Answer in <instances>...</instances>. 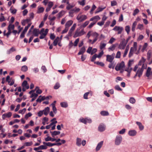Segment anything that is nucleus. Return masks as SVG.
I'll return each mask as SVG.
<instances>
[{
    "mask_svg": "<svg viewBox=\"0 0 152 152\" xmlns=\"http://www.w3.org/2000/svg\"><path fill=\"white\" fill-rule=\"evenodd\" d=\"M141 47V46H140L139 48V49L137 51V44L136 42H134L133 44V46L130 48V50L129 54V57H132L134 53L135 52V53L138 54L140 53V50Z\"/></svg>",
    "mask_w": 152,
    "mask_h": 152,
    "instance_id": "1",
    "label": "nucleus"
},
{
    "mask_svg": "<svg viewBox=\"0 0 152 152\" xmlns=\"http://www.w3.org/2000/svg\"><path fill=\"white\" fill-rule=\"evenodd\" d=\"M80 28H77L76 29L73 36V37L74 38H76L78 37L81 36L85 34L86 32L84 31V29H83L80 31Z\"/></svg>",
    "mask_w": 152,
    "mask_h": 152,
    "instance_id": "2",
    "label": "nucleus"
},
{
    "mask_svg": "<svg viewBox=\"0 0 152 152\" xmlns=\"http://www.w3.org/2000/svg\"><path fill=\"white\" fill-rule=\"evenodd\" d=\"M125 67L124 62L122 61L121 63H118L116 66L115 69L117 71L122 70V72L124 71V69Z\"/></svg>",
    "mask_w": 152,
    "mask_h": 152,
    "instance_id": "3",
    "label": "nucleus"
},
{
    "mask_svg": "<svg viewBox=\"0 0 152 152\" xmlns=\"http://www.w3.org/2000/svg\"><path fill=\"white\" fill-rule=\"evenodd\" d=\"M87 18V17L86 15H82L81 13H79L76 17V19L80 22H82Z\"/></svg>",
    "mask_w": 152,
    "mask_h": 152,
    "instance_id": "4",
    "label": "nucleus"
},
{
    "mask_svg": "<svg viewBox=\"0 0 152 152\" xmlns=\"http://www.w3.org/2000/svg\"><path fill=\"white\" fill-rule=\"evenodd\" d=\"M56 120V119L54 118L51 120V122L50 124L48 125V129L51 128L52 130L55 129L56 127L55 124L57 122Z\"/></svg>",
    "mask_w": 152,
    "mask_h": 152,
    "instance_id": "5",
    "label": "nucleus"
},
{
    "mask_svg": "<svg viewBox=\"0 0 152 152\" xmlns=\"http://www.w3.org/2000/svg\"><path fill=\"white\" fill-rule=\"evenodd\" d=\"M48 33V28H46L45 30L43 28H42L39 34L41 35L39 37L40 39H43L44 38Z\"/></svg>",
    "mask_w": 152,
    "mask_h": 152,
    "instance_id": "6",
    "label": "nucleus"
},
{
    "mask_svg": "<svg viewBox=\"0 0 152 152\" xmlns=\"http://www.w3.org/2000/svg\"><path fill=\"white\" fill-rule=\"evenodd\" d=\"M122 140V138L121 135H119L116 136L115 141V144L116 145H119Z\"/></svg>",
    "mask_w": 152,
    "mask_h": 152,
    "instance_id": "7",
    "label": "nucleus"
},
{
    "mask_svg": "<svg viewBox=\"0 0 152 152\" xmlns=\"http://www.w3.org/2000/svg\"><path fill=\"white\" fill-rule=\"evenodd\" d=\"M146 76L148 77V79H151L152 77V71L151 68L150 67H148L145 73Z\"/></svg>",
    "mask_w": 152,
    "mask_h": 152,
    "instance_id": "8",
    "label": "nucleus"
},
{
    "mask_svg": "<svg viewBox=\"0 0 152 152\" xmlns=\"http://www.w3.org/2000/svg\"><path fill=\"white\" fill-rule=\"evenodd\" d=\"M146 67L144 65V64H143L141 68H139L138 69V70L136 72V73H137V74L138 75V77H140L142 76L144 69H145Z\"/></svg>",
    "mask_w": 152,
    "mask_h": 152,
    "instance_id": "9",
    "label": "nucleus"
},
{
    "mask_svg": "<svg viewBox=\"0 0 152 152\" xmlns=\"http://www.w3.org/2000/svg\"><path fill=\"white\" fill-rule=\"evenodd\" d=\"M99 35V34L96 32L92 31L91 36L95 38L92 41V44H94L98 40L99 38L98 36Z\"/></svg>",
    "mask_w": 152,
    "mask_h": 152,
    "instance_id": "10",
    "label": "nucleus"
},
{
    "mask_svg": "<svg viewBox=\"0 0 152 152\" xmlns=\"http://www.w3.org/2000/svg\"><path fill=\"white\" fill-rule=\"evenodd\" d=\"M115 56L114 53H113L111 55H107L106 56V61L111 63L114 58Z\"/></svg>",
    "mask_w": 152,
    "mask_h": 152,
    "instance_id": "11",
    "label": "nucleus"
},
{
    "mask_svg": "<svg viewBox=\"0 0 152 152\" xmlns=\"http://www.w3.org/2000/svg\"><path fill=\"white\" fill-rule=\"evenodd\" d=\"M113 30L115 31H117L118 34H120L121 33L123 30V28L121 27L116 26L113 28Z\"/></svg>",
    "mask_w": 152,
    "mask_h": 152,
    "instance_id": "12",
    "label": "nucleus"
},
{
    "mask_svg": "<svg viewBox=\"0 0 152 152\" xmlns=\"http://www.w3.org/2000/svg\"><path fill=\"white\" fill-rule=\"evenodd\" d=\"M126 44L127 42H125V39H124L122 42L120 43L118 48L120 49L124 50L125 49Z\"/></svg>",
    "mask_w": 152,
    "mask_h": 152,
    "instance_id": "13",
    "label": "nucleus"
},
{
    "mask_svg": "<svg viewBox=\"0 0 152 152\" xmlns=\"http://www.w3.org/2000/svg\"><path fill=\"white\" fill-rule=\"evenodd\" d=\"M76 25V23H75L73 24V26L71 28L68 32V35L69 36H71L72 32L75 29Z\"/></svg>",
    "mask_w": 152,
    "mask_h": 152,
    "instance_id": "14",
    "label": "nucleus"
},
{
    "mask_svg": "<svg viewBox=\"0 0 152 152\" xmlns=\"http://www.w3.org/2000/svg\"><path fill=\"white\" fill-rule=\"evenodd\" d=\"M100 19V18L98 15L95 16L92 18H91L90 20V21H93L95 23L99 20Z\"/></svg>",
    "mask_w": 152,
    "mask_h": 152,
    "instance_id": "15",
    "label": "nucleus"
},
{
    "mask_svg": "<svg viewBox=\"0 0 152 152\" xmlns=\"http://www.w3.org/2000/svg\"><path fill=\"white\" fill-rule=\"evenodd\" d=\"M106 126L105 125L103 124H101L98 128V130L102 132L104 131L105 129Z\"/></svg>",
    "mask_w": 152,
    "mask_h": 152,
    "instance_id": "16",
    "label": "nucleus"
},
{
    "mask_svg": "<svg viewBox=\"0 0 152 152\" xmlns=\"http://www.w3.org/2000/svg\"><path fill=\"white\" fill-rule=\"evenodd\" d=\"M103 142L102 141L98 144L96 148V151H98L100 150L103 144Z\"/></svg>",
    "mask_w": 152,
    "mask_h": 152,
    "instance_id": "17",
    "label": "nucleus"
},
{
    "mask_svg": "<svg viewBox=\"0 0 152 152\" xmlns=\"http://www.w3.org/2000/svg\"><path fill=\"white\" fill-rule=\"evenodd\" d=\"M12 115V113L10 112L7 113H5L2 115V118L3 119H4L6 118H10Z\"/></svg>",
    "mask_w": 152,
    "mask_h": 152,
    "instance_id": "18",
    "label": "nucleus"
},
{
    "mask_svg": "<svg viewBox=\"0 0 152 152\" xmlns=\"http://www.w3.org/2000/svg\"><path fill=\"white\" fill-rule=\"evenodd\" d=\"M129 135L131 136H134L137 134V132L134 130H130L128 132Z\"/></svg>",
    "mask_w": 152,
    "mask_h": 152,
    "instance_id": "19",
    "label": "nucleus"
},
{
    "mask_svg": "<svg viewBox=\"0 0 152 152\" xmlns=\"http://www.w3.org/2000/svg\"><path fill=\"white\" fill-rule=\"evenodd\" d=\"M136 124L138 126L139 129L140 131H142L143 130L144 126L140 122L137 121Z\"/></svg>",
    "mask_w": 152,
    "mask_h": 152,
    "instance_id": "20",
    "label": "nucleus"
},
{
    "mask_svg": "<svg viewBox=\"0 0 152 152\" xmlns=\"http://www.w3.org/2000/svg\"><path fill=\"white\" fill-rule=\"evenodd\" d=\"M106 45V43L104 42V41H102L100 43L99 46L100 49L101 50L104 49Z\"/></svg>",
    "mask_w": 152,
    "mask_h": 152,
    "instance_id": "21",
    "label": "nucleus"
},
{
    "mask_svg": "<svg viewBox=\"0 0 152 152\" xmlns=\"http://www.w3.org/2000/svg\"><path fill=\"white\" fill-rule=\"evenodd\" d=\"M73 21L72 20H69L67 21L65 24V27L69 28V27L72 24Z\"/></svg>",
    "mask_w": 152,
    "mask_h": 152,
    "instance_id": "22",
    "label": "nucleus"
},
{
    "mask_svg": "<svg viewBox=\"0 0 152 152\" xmlns=\"http://www.w3.org/2000/svg\"><path fill=\"white\" fill-rule=\"evenodd\" d=\"M89 23V21H86L84 23L80 26V28H85Z\"/></svg>",
    "mask_w": 152,
    "mask_h": 152,
    "instance_id": "23",
    "label": "nucleus"
},
{
    "mask_svg": "<svg viewBox=\"0 0 152 152\" xmlns=\"http://www.w3.org/2000/svg\"><path fill=\"white\" fill-rule=\"evenodd\" d=\"M40 31L39 29H35L33 31V34L35 36H38V34H39Z\"/></svg>",
    "mask_w": 152,
    "mask_h": 152,
    "instance_id": "24",
    "label": "nucleus"
},
{
    "mask_svg": "<svg viewBox=\"0 0 152 152\" xmlns=\"http://www.w3.org/2000/svg\"><path fill=\"white\" fill-rule=\"evenodd\" d=\"M22 86L23 87H25L27 89H28L29 88V86L27 85V81L26 80H24L22 84Z\"/></svg>",
    "mask_w": 152,
    "mask_h": 152,
    "instance_id": "25",
    "label": "nucleus"
},
{
    "mask_svg": "<svg viewBox=\"0 0 152 152\" xmlns=\"http://www.w3.org/2000/svg\"><path fill=\"white\" fill-rule=\"evenodd\" d=\"M143 64H144L143 63H142L141 61H140L139 63L137 65H136L135 67H134V69H133V71L134 72H136L137 70V69L138 68V66L139 65H141L142 64V65Z\"/></svg>",
    "mask_w": 152,
    "mask_h": 152,
    "instance_id": "26",
    "label": "nucleus"
},
{
    "mask_svg": "<svg viewBox=\"0 0 152 152\" xmlns=\"http://www.w3.org/2000/svg\"><path fill=\"white\" fill-rule=\"evenodd\" d=\"M50 133L52 136L54 137L55 136L60 134V132L59 131H54L53 132H50Z\"/></svg>",
    "mask_w": 152,
    "mask_h": 152,
    "instance_id": "27",
    "label": "nucleus"
},
{
    "mask_svg": "<svg viewBox=\"0 0 152 152\" xmlns=\"http://www.w3.org/2000/svg\"><path fill=\"white\" fill-rule=\"evenodd\" d=\"M86 49L84 47H83L80 50V51L78 53V55H80L81 54H83V53L85 52Z\"/></svg>",
    "mask_w": 152,
    "mask_h": 152,
    "instance_id": "28",
    "label": "nucleus"
},
{
    "mask_svg": "<svg viewBox=\"0 0 152 152\" xmlns=\"http://www.w3.org/2000/svg\"><path fill=\"white\" fill-rule=\"evenodd\" d=\"M15 28L14 25L12 24L11 23H10L8 27L7 28L8 30H9L11 31L12 30H14Z\"/></svg>",
    "mask_w": 152,
    "mask_h": 152,
    "instance_id": "29",
    "label": "nucleus"
},
{
    "mask_svg": "<svg viewBox=\"0 0 152 152\" xmlns=\"http://www.w3.org/2000/svg\"><path fill=\"white\" fill-rule=\"evenodd\" d=\"M30 19H27L26 20H23L21 21V23L23 26H24L25 25L26 23L29 22L30 21Z\"/></svg>",
    "mask_w": 152,
    "mask_h": 152,
    "instance_id": "30",
    "label": "nucleus"
},
{
    "mask_svg": "<svg viewBox=\"0 0 152 152\" xmlns=\"http://www.w3.org/2000/svg\"><path fill=\"white\" fill-rule=\"evenodd\" d=\"M16 50V49L15 48L12 47L10 49L8 50L7 51V54H10L12 52H13Z\"/></svg>",
    "mask_w": 152,
    "mask_h": 152,
    "instance_id": "31",
    "label": "nucleus"
},
{
    "mask_svg": "<svg viewBox=\"0 0 152 152\" xmlns=\"http://www.w3.org/2000/svg\"><path fill=\"white\" fill-rule=\"evenodd\" d=\"M105 8H106V7H104L103 8H101L100 7H98L97 9L96 10V11H95V13L96 14V13H97L100 12L102 11L104 9H105Z\"/></svg>",
    "mask_w": 152,
    "mask_h": 152,
    "instance_id": "32",
    "label": "nucleus"
},
{
    "mask_svg": "<svg viewBox=\"0 0 152 152\" xmlns=\"http://www.w3.org/2000/svg\"><path fill=\"white\" fill-rule=\"evenodd\" d=\"M81 140L79 138H77L76 140V145L79 146L81 145Z\"/></svg>",
    "mask_w": 152,
    "mask_h": 152,
    "instance_id": "33",
    "label": "nucleus"
},
{
    "mask_svg": "<svg viewBox=\"0 0 152 152\" xmlns=\"http://www.w3.org/2000/svg\"><path fill=\"white\" fill-rule=\"evenodd\" d=\"M152 54L151 51L149 50L147 53V58L148 60H149L151 58Z\"/></svg>",
    "mask_w": 152,
    "mask_h": 152,
    "instance_id": "34",
    "label": "nucleus"
},
{
    "mask_svg": "<svg viewBox=\"0 0 152 152\" xmlns=\"http://www.w3.org/2000/svg\"><path fill=\"white\" fill-rule=\"evenodd\" d=\"M59 38L58 37H57L55 39L53 42V45L54 46H56L59 40Z\"/></svg>",
    "mask_w": 152,
    "mask_h": 152,
    "instance_id": "35",
    "label": "nucleus"
},
{
    "mask_svg": "<svg viewBox=\"0 0 152 152\" xmlns=\"http://www.w3.org/2000/svg\"><path fill=\"white\" fill-rule=\"evenodd\" d=\"M101 114L103 116H107L109 115V113L107 111H102L100 112Z\"/></svg>",
    "mask_w": 152,
    "mask_h": 152,
    "instance_id": "36",
    "label": "nucleus"
},
{
    "mask_svg": "<svg viewBox=\"0 0 152 152\" xmlns=\"http://www.w3.org/2000/svg\"><path fill=\"white\" fill-rule=\"evenodd\" d=\"M61 106L63 107H66L68 106V104L66 102H64L61 103Z\"/></svg>",
    "mask_w": 152,
    "mask_h": 152,
    "instance_id": "37",
    "label": "nucleus"
},
{
    "mask_svg": "<svg viewBox=\"0 0 152 152\" xmlns=\"http://www.w3.org/2000/svg\"><path fill=\"white\" fill-rule=\"evenodd\" d=\"M132 70V68L131 67H130L129 66H127V67H126L125 69V71L127 72H131Z\"/></svg>",
    "mask_w": 152,
    "mask_h": 152,
    "instance_id": "38",
    "label": "nucleus"
},
{
    "mask_svg": "<svg viewBox=\"0 0 152 152\" xmlns=\"http://www.w3.org/2000/svg\"><path fill=\"white\" fill-rule=\"evenodd\" d=\"M21 70L23 72H26L28 70L27 66H23L21 67Z\"/></svg>",
    "mask_w": 152,
    "mask_h": 152,
    "instance_id": "39",
    "label": "nucleus"
},
{
    "mask_svg": "<svg viewBox=\"0 0 152 152\" xmlns=\"http://www.w3.org/2000/svg\"><path fill=\"white\" fill-rule=\"evenodd\" d=\"M94 63L102 66H104V64L102 62H100L99 61H95L94 62Z\"/></svg>",
    "mask_w": 152,
    "mask_h": 152,
    "instance_id": "40",
    "label": "nucleus"
},
{
    "mask_svg": "<svg viewBox=\"0 0 152 152\" xmlns=\"http://www.w3.org/2000/svg\"><path fill=\"white\" fill-rule=\"evenodd\" d=\"M85 2L86 0H82L81 1H78V3L80 5L83 6L85 4Z\"/></svg>",
    "mask_w": 152,
    "mask_h": 152,
    "instance_id": "41",
    "label": "nucleus"
},
{
    "mask_svg": "<svg viewBox=\"0 0 152 152\" xmlns=\"http://www.w3.org/2000/svg\"><path fill=\"white\" fill-rule=\"evenodd\" d=\"M116 45H113L112 46H110L108 50H111V51H113L114 50Z\"/></svg>",
    "mask_w": 152,
    "mask_h": 152,
    "instance_id": "42",
    "label": "nucleus"
},
{
    "mask_svg": "<svg viewBox=\"0 0 152 152\" xmlns=\"http://www.w3.org/2000/svg\"><path fill=\"white\" fill-rule=\"evenodd\" d=\"M96 7L94 4H93L90 11V13L91 14H92L93 11L96 9Z\"/></svg>",
    "mask_w": 152,
    "mask_h": 152,
    "instance_id": "43",
    "label": "nucleus"
},
{
    "mask_svg": "<svg viewBox=\"0 0 152 152\" xmlns=\"http://www.w3.org/2000/svg\"><path fill=\"white\" fill-rule=\"evenodd\" d=\"M74 7V5L73 4H69L66 7V9L67 10H69L70 9L73 8Z\"/></svg>",
    "mask_w": 152,
    "mask_h": 152,
    "instance_id": "44",
    "label": "nucleus"
},
{
    "mask_svg": "<svg viewBox=\"0 0 152 152\" xmlns=\"http://www.w3.org/2000/svg\"><path fill=\"white\" fill-rule=\"evenodd\" d=\"M44 10V9L43 7H39L38 9V11H37V13H39L41 12H43Z\"/></svg>",
    "mask_w": 152,
    "mask_h": 152,
    "instance_id": "45",
    "label": "nucleus"
},
{
    "mask_svg": "<svg viewBox=\"0 0 152 152\" xmlns=\"http://www.w3.org/2000/svg\"><path fill=\"white\" fill-rule=\"evenodd\" d=\"M125 30L127 32L128 34L130 31V28L129 26H126L125 28Z\"/></svg>",
    "mask_w": 152,
    "mask_h": 152,
    "instance_id": "46",
    "label": "nucleus"
},
{
    "mask_svg": "<svg viewBox=\"0 0 152 152\" xmlns=\"http://www.w3.org/2000/svg\"><path fill=\"white\" fill-rule=\"evenodd\" d=\"M148 46V44L147 43H145L143 45L142 48V52H143L145 50L146 48H147Z\"/></svg>",
    "mask_w": 152,
    "mask_h": 152,
    "instance_id": "47",
    "label": "nucleus"
},
{
    "mask_svg": "<svg viewBox=\"0 0 152 152\" xmlns=\"http://www.w3.org/2000/svg\"><path fill=\"white\" fill-rule=\"evenodd\" d=\"M115 40V39L113 37H111L108 42V43L111 44Z\"/></svg>",
    "mask_w": 152,
    "mask_h": 152,
    "instance_id": "48",
    "label": "nucleus"
},
{
    "mask_svg": "<svg viewBox=\"0 0 152 152\" xmlns=\"http://www.w3.org/2000/svg\"><path fill=\"white\" fill-rule=\"evenodd\" d=\"M135 100L133 97H131L129 99V102L130 103L134 104L135 102Z\"/></svg>",
    "mask_w": 152,
    "mask_h": 152,
    "instance_id": "49",
    "label": "nucleus"
},
{
    "mask_svg": "<svg viewBox=\"0 0 152 152\" xmlns=\"http://www.w3.org/2000/svg\"><path fill=\"white\" fill-rule=\"evenodd\" d=\"M10 10L11 13L12 14H15L17 11V10L16 9H12V7L10 8Z\"/></svg>",
    "mask_w": 152,
    "mask_h": 152,
    "instance_id": "50",
    "label": "nucleus"
},
{
    "mask_svg": "<svg viewBox=\"0 0 152 152\" xmlns=\"http://www.w3.org/2000/svg\"><path fill=\"white\" fill-rule=\"evenodd\" d=\"M80 10V9L78 8H77L76 7L72 9V11L74 12L77 13L79 12Z\"/></svg>",
    "mask_w": 152,
    "mask_h": 152,
    "instance_id": "51",
    "label": "nucleus"
},
{
    "mask_svg": "<svg viewBox=\"0 0 152 152\" xmlns=\"http://www.w3.org/2000/svg\"><path fill=\"white\" fill-rule=\"evenodd\" d=\"M33 144L32 142H26L24 144V145L25 146H31Z\"/></svg>",
    "mask_w": 152,
    "mask_h": 152,
    "instance_id": "52",
    "label": "nucleus"
},
{
    "mask_svg": "<svg viewBox=\"0 0 152 152\" xmlns=\"http://www.w3.org/2000/svg\"><path fill=\"white\" fill-rule=\"evenodd\" d=\"M115 90L118 91H121L122 90V89L118 85H116L115 87Z\"/></svg>",
    "mask_w": 152,
    "mask_h": 152,
    "instance_id": "53",
    "label": "nucleus"
},
{
    "mask_svg": "<svg viewBox=\"0 0 152 152\" xmlns=\"http://www.w3.org/2000/svg\"><path fill=\"white\" fill-rule=\"evenodd\" d=\"M139 10L138 9H136L134 11L133 15L135 16L139 12Z\"/></svg>",
    "mask_w": 152,
    "mask_h": 152,
    "instance_id": "54",
    "label": "nucleus"
},
{
    "mask_svg": "<svg viewBox=\"0 0 152 152\" xmlns=\"http://www.w3.org/2000/svg\"><path fill=\"white\" fill-rule=\"evenodd\" d=\"M64 14H65V11L63 10L61 11L58 13V17H61L62 15H64Z\"/></svg>",
    "mask_w": 152,
    "mask_h": 152,
    "instance_id": "55",
    "label": "nucleus"
},
{
    "mask_svg": "<svg viewBox=\"0 0 152 152\" xmlns=\"http://www.w3.org/2000/svg\"><path fill=\"white\" fill-rule=\"evenodd\" d=\"M60 86V84L58 83H56L54 86V88L55 89H58Z\"/></svg>",
    "mask_w": 152,
    "mask_h": 152,
    "instance_id": "56",
    "label": "nucleus"
},
{
    "mask_svg": "<svg viewBox=\"0 0 152 152\" xmlns=\"http://www.w3.org/2000/svg\"><path fill=\"white\" fill-rule=\"evenodd\" d=\"M137 28L140 30H142L143 29V26L142 24H138L137 26Z\"/></svg>",
    "mask_w": 152,
    "mask_h": 152,
    "instance_id": "57",
    "label": "nucleus"
},
{
    "mask_svg": "<svg viewBox=\"0 0 152 152\" xmlns=\"http://www.w3.org/2000/svg\"><path fill=\"white\" fill-rule=\"evenodd\" d=\"M97 57V55L96 54H94L92 57L91 61H94Z\"/></svg>",
    "mask_w": 152,
    "mask_h": 152,
    "instance_id": "58",
    "label": "nucleus"
},
{
    "mask_svg": "<svg viewBox=\"0 0 152 152\" xmlns=\"http://www.w3.org/2000/svg\"><path fill=\"white\" fill-rule=\"evenodd\" d=\"M26 109L25 108H23V109L22 110H20L19 111V113L21 114H23L25 113L26 111Z\"/></svg>",
    "mask_w": 152,
    "mask_h": 152,
    "instance_id": "59",
    "label": "nucleus"
},
{
    "mask_svg": "<svg viewBox=\"0 0 152 152\" xmlns=\"http://www.w3.org/2000/svg\"><path fill=\"white\" fill-rule=\"evenodd\" d=\"M121 52L119 51H118L117 52L116 56H115V58H120L121 57Z\"/></svg>",
    "mask_w": 152,
    "mask_h": 152,
    "instance_id": "60",
    "label": "nucleus"
},
{
    "mask_svg": "<svg viewBox=\"0 0 152 152\" xmlns=\"http://www.w3.org/2000/svg\"><path fill=\"white\" fill-rule=\"evenodd\" d=\"M133 60H130L129 61V62L128 63V66L131 67V66L132 65L133 63Z\"/></svg>",
    "mask_w": 152,
    "mask_h": 152,
    "instance_id": "61",
    "label": "nucleus"
},
{
    "mask_svg": "<svg viewBox=\"0 0 152 152\" xmlns=\"http://www.w3.org/2000/svg\"><path fill=\"white\" fill-rule=\"evenodd\" d=\"M79 38H77L76 39V40H75V42H74V45L75 46H75H77L78 43V42H79Z\"/></svg>",
    "mask_w": 152,
    "mask_h": 152,
    "instance_id": "62",
    "label": "nucleus"
},
{
    "mask_svg": "<svg viewBox=\"0 0 152 152\" xmlns=\"http://www.w3.org/2000/svg\"><path fill=\"white\" fill-rule=\"evenodd\" d=\"M117 4V3L115 1L113 0L111 1V6H113L116 5Z\"/></svg>",
    "mask_w": 152,
    "mask_h": 152,
    "instance_id": "63",
    "label": "nucleus"
},
{
    "mask_svg": "<svg viewBox=\"0 0 152 152\" xmlns=\"http://www.w3.org/2000/svg\"><path fill=\"white\" fill-rule=\"evenodd\" d=\"M44 114L45 115H48V107H46L45 110L43 111Z\"/></svg>",
    "mask_w": 152,
    "mask_h": 152,
    "instance_id": "64",
    "label": "nucleus"
}]
</instances>
